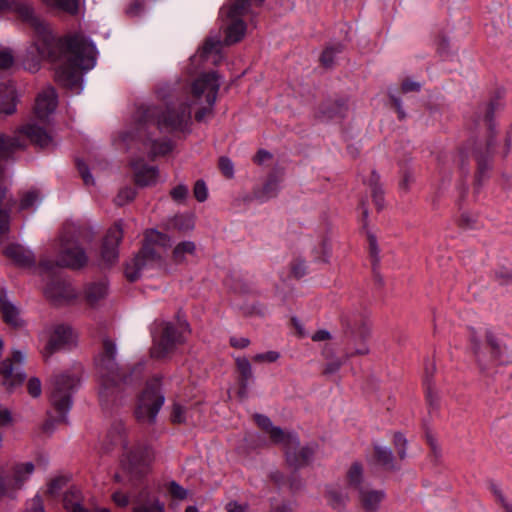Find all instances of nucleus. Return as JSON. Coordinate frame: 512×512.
<instances>
[{
    "mask_svg": "<svg viewBox=\"0 0 512 512\" xmlns=\"http://www.w3.org/2000/svg\"><path fill=\"white\" fill-rule=\"evenodd\" d=\"M276 181L273 178H269L268 181L265 183L261 191H258L260 195L262 196V199L264 196L266 197H272L275 195L276 191Z\"/></svg>",
    "mask_w": 512,
    "mask_h": 512,
    "instance_id": "0e129e2a",
    "label": "nucleus"
},
{
    "mask_svg": "<svg viewBox=\"0 0 512 512\" xmlns=\"http://www.w3.org/2000/svg\"><path fill=\"white\" fill-rule=\"evenodd\" d=\"M220 88L219 75L216 72L204 73L192 84V93L188 101L182 102L176 107H167L166 110L174 111L175 116L182 108L187 107L191 111L193 105L199 106L195 112L197 122H205L214 115V104Z\"/></svg>",
    "mask_w": 512,
    "mask_h": 512,
    "instance_id": "39448f33",
    "label": "nucleus"
},
{
    "mask_svg": "<svg viewBox=\"0 0 512 512\" xmlns=\"http://www.w3.org/2000/svg\"><path fill=\"white\" fill-rule=\"evenodd\" d=\"M133 512H165V505L156 497L147 498L139 500L134 505Z\"/></svg>",
    "mask_w": 512,
    "mask_h": 512,
    "instance_id": "4c0bfd02",
    "label": "nucleus"
},
{
    "mask_svg": "<svg viewBox=\"0 0 512 512\" xmlns=\"http://www.w3.org/2000/svg\"><path fill=\"white\" fill-rule=\"evenodd\" d=\"M325 496L329 505L336 510L344 509L349 500L348 494L337 486L327 487Z\"/></svg>",
    "mask_w": 512,
    "mask_h": 512,
    "instance_id": "f704fd0d",
    "label": "nucleus"
},
{
    "mask_svg": "<svg viewBox=\"0 0 512 512\" xmlns=\"http://www.w3.org/2000/svg\"><path fill=\"white\" fill-rule=\"evenodd\" d=\"M340 322L343 328L344 336L349 337V342H353L355 332L359 337L369 338L371 334V324L367 316L350 309L342 311Z\"/></svg>",
    "mask_w": 512,
    "mask_h": 512,
    "instance_id": "2eb2a0df",
    "label": "nucleus"
},
{
    "mask_svg": "<svg viewBox=\"0 0 512 512\" xmlns=\"http://www.w3.org/2000/svg\"><path fill=\"white\" fill-rule=\"evenodd\" d=\"M16 88L12 82L0 84V114L11 115L16 111Z\"/></svg>",
    "mask_w": 512,
    "mask_h": 512,
    "instance_id": "393cba45",
    "label": "nucleus"
},
{
    "mask_svg": "<svg viewBox=\"0 0 512 512\" xmlns=\"http://www.w3.org/2000/svg\"><path fill=\"white\" fill-rule=\"evenodd\" d=\"M218 167L226 178L231 179L234 177V165L228 157L221 156L218 160Z\"/></svg>",
    "mask_w": 512,
    "mask_h": 512,
    "instance_id": "3c124183",
    "label": "nucleus"
},
{
    "mask_svg": "<svg viewBox=\"0 0 512 512\" xmlns=\"http://www.w3.org/2000/svg\"><path fill=\"white\" fill-rule=\"evenodd\" d=\"M347 482L348 485L356 491L364 487L363 468L360 463L355 462L351 465L347 472Z\"/></svg>",
    "mask_w": 512,
    "mask_h": 512,
    "instance_id": "ea45409f",
    "label": "nucleus"
},
{
    "mask_svg": "<svg viewBox=\"0 0 512 512\" xmlns=\"http://www.w3.org/2000/svg\"><path fill=\"white\" fill-rule=\"evenodd\" d=\"M14 57L8 49L0 51V68L7 69L13 65Z\"/></svg>",
    "mask_w": 512,
    "mask_h": 512,
    "instance_id": "e2e57ef3",
    "label": "nucleus"
},
{
    "mask_svg": "<svg viewBox=\"0 0 512 512\" xmlns=\"http://www.w3.org/2000/svg\"><path fill=\"white\" fill-rule=\"evenodd\" d=\"M45 296L56 305L67 303L76 297V291L65 279L51 280L45 290Z\"/></svg>",
    "mask_w": 512,
    "mask_h": 512,
    "instance_id": "aec40b11",
    "label": "nucleus"
},
{
    "mask_svg": "<svg viewBox=\"0 0 512 512\" xmlns=\"http://www.w3.org/2000/svg\"><path fill=\"white\" fill-rule=\"evenodd\" d=\"M170 237L156 230L146 233L145 243L138 254L126 264L125 276L130 282H135L140 277V272L149 267L161 266L163 263L160 253L156 247H169Z\"/></svg>",
    "mask_w": 512,
    "mask_h": 512,
    "instance_id": "0eeeda50",
    "label": "nucleus"
},
{
    "mask_svg": "<svg viewBox=\"0 0 512 512\" xmlns=\"http://www.w3.org/2000/svg\"><path fill=\"white\" fill-rule=\"evenodd\" d=\"M469 342L474 360L481 373L486 374L503 355V345L492 328L484 331V343L474 328H470Z\"/></svg>",
    "mask_w": 512,
    "mask_h": 512,
    "instance_id": "6e6552de",
    "label": "nucleus"
},
{
    "mask_svg": "<svg viewBox=\"0 0 512 512\" xmlns=\"http://www.w3.org/2000/svg\"><path fill=\"white\" fill-rule=\"evenodd\" d=\"M280 357L279 353L276 351H268L265 353L257 354L253 357V361L255 362H275Z\"/></svg>",
    "mask_w": 512,
    "mask_h": 512,
    "instance_id": "052dcab7",
    "label": "nucleus"
},
{
    "mask_svg": "<svg viewBox=\"0 0 512 512\" xmlns=\"http://www.w3.org/2000/svg\"><path fill=\"white\" fill-rule=\"evenodd\" d=\"M123 238L121 223H115L108 229L101 247L102 264L106 267L113 265L118 259V245Z\"/></svg>",
    "mask_w": 512,
    "mask_h": 512,
    "instance_id": "a211bd4d",
    "label": "nucleus"
},
{
    "mask_svg": "<svg viewBox=\"0 0 512 512\" xmlns=\"http://www.w3.org/2000/svg\"><path fill=\"white\" fill-rule=\"evenodd\" d=\"M79 384L75 376L60 374L50 380V402L59 414L57 422H66V414L72 406V393Z\"/></svg>",
    "mask_w": 512,
    "mask_h": 512,
    "instance_id": "9d476101",
    "label": "nucleus"
},
{
    "mask_svg": "<svg viewBox=\"0 0 512 512\" xmlns=\"http://www.w3.org/2000/svg\"><path fill=\"white\" fill-rule=\"evenodd\" d=\"M250 4V0H235L227 9V18L229 20L241 19L248 13Z\"/></svg>",
    "mask_w": 512,
    "mask_h": 512,
    "instance_id": "a19ab883",
    "label": "nucleus"
},
{
    "mask_svg": "<svg viewBox=\"0 0 512 512\" xmlns=\"http://www.w3.org/2000/svg\"><path fill=\"white\" fill-rule=\"evenodd\" d=\"M194 197L199 202H204L208 197L207 187L203 180H197L194 189H193Z\"/></svg>",
    "mask_w": 512,
    "mask_h": 512,
    "instance_id": "4d7b16f0",
    "label": "nucleus"
},
{
    "mask_svg": "<svg viewBox=\"0 0 512 512\" xmlns=\"http://www.w3.org/2000/svg\"><path fill=\"white\" fill-rule=\"evenodd\" d=\"M368 338L359 337L355 332L353 342H349V337H345V359L355 356H365L370 353V348L367 344Z\"/></svg>",
    "mask_w": 512,
    "mask_h": 512,
    "instance_id": "c85d7f7f",
    "label": "nucleus"
},
{
    "mask_svg": "<svg viewBox=\"0 0 512 512\" xmlns=\"http://www.w3.org/2000/svg\"><path fill=\"white\" fill-rule=\"evenodd\" d=\"M116 446L126 447L125 427L122 422L114 423L103 440V449L105 452H109Z\"/></svg>",
    "mask_w": 512,
    "mask_h": 512,
    "instance_id": "cd10ccee",
    "label": "nucleus"
},
{
    "mask_svg": "<svg viewBox=\"0 0 512 512\" xmlns=\"http://www.w3.org/2000/svg\"><path fill=\"white\" fill-rule=\"evenodd\" d=\"M190 332L188 322L178 314L176 321H163L158 324V332L153 335L150 357L167 360L185 343V334Z\"/></svg>",
    "mask_w": 512,
    "mask_h": 512,
    "instance_id": "423d86ee",
    "label": "nucleus"
},
{
    "mask_svg": "<svg viewBox=\"0 0 512 512\" xmlns=\"http://www.w3.org/2000/svg\"><path fill=\"white\" fill-rule=\"evenodd\" d=\"M154 460V452L148 445H137L122 460V471L129 481L140 479Z\"/></svg>",
    "mask_w": 512,
    "mask_h": 512,
    "instance_id": "f8f14e48",
    "label": "nucleus"
},
{
    "mask_svg": "<svg viewBox=\"0 0 512 512\" xmlns=\"http://www.w3.org/2000/svg\"><path fill=\"white\" fill-rule=\"evenodd\" d=\"M168 491L172 495V497L184 500L188 495V491L180 486L177 482L171 481L168 485Z\"/></svg>",
    "mask_w": 512,
    "mask_h": 512,
    "instance_id": "6e6d98bb",
    "label": "nucleus"
},
{
    "mask_svg": "<svg viewBox=\"0 0 512 512\" xmlns=\"http://www.w3.org/2000/svg\"><path fill=\"white\" fill-rule=\"evenodd\" d=\"M393 445L397 452L398 458L403 461L407 458L408 441L401 432H395L393 435Z\"/></svg>",
    "mask_w": 512,
    "mask_h": 512,
    "instance_id": "a18cd8bd",
    "label": "nucleus"
},
{
    "mask_svg": "<svg viewBox=\"0 0 512 512\" xmlns=\"http://www.w3.org/2000/svg\"><path fill=\"white\" fill-rule=\"evenodd\" d=\"M279 445L282 446L287 464L295 470L307 466L315 453L311 446H300L299 438L293 432H289Z\"/></svg>",
    "mask_w": 512,
    "mask_h": 512,
    "instance_id": "ddd939ff",
    "label": "nucleus"
},
{
    "mask_svg": "<svg viewBox=\"0 0 512 512\" xmlns=\"http://www.w3.org/2000/svg\"><path fill=\"white\" fill-rule=\"evenodd\" d=\"M27 23L35 33L34 42L27 50L25 66L37 71L43 59L62 63L55 69V81L61 86L79 93L81 90V71L94 67L96 48L83 35L76 34L65 41L56 40L49 24L36 13L31 0H11L10 9Z\"/></svg>",
    "mask_w": 512,
    "mask_h": 512,
    "instance_id": "f257e3e1",
    "label": "nucleus"
},
{
    "mask_svg": "<svg viewBox=\"0 0 512 512\" xmlns=\"http://www.w3.org/2000/svg\"><path fill=\"white\" fill-rule=\"evenodd\" d=\"M368 185L371 189V196L377 209L380 211L384 208V192L380 184V175L373 170L368 180Z\"/></svg>",
    "mask_w": 512,
    "mask_h": 512,
    "instance_id": "c9c22d12",
    "label": "nucleus"
},
{
    "mask_svg": "<svg viewBox=\"0 0 512 512\" xmlns=\"http://www.w3.org/2000/svg\"><path fill=\"white\" fill-rule=\"evenodd\" d=\"M341 51H342L341 45L326 48L322 52L321 57H320L321 64L326 68L332 67V65L334 64L335 55L340 53Z\"/></svg>",
    "mask_w": 512,
    "mask_h": 512,
    "instance_id": "49530a36",
    "label": "nucleus"
},
{
    "mask_svg": "<svg viewBox=\"0 0 512 512\" xmlns=\"http://www.w3.org/2000/svg\"><path fill=\"white\" fill-rule=\"evenodd\" d=\"M48 124L37 119H30L18 129V132L24 135L31 144L40 149H47L53 145V137L48 129Z\"/></svg>",
    "mask_w": 512,
    "mask_h": 512,
    "instance_id": "f3484780",
    "label": "nucleus"
},
{
    "mask_svg": "<svg viewBox=\"0 0 512 512\" xmlns=\"http://www.w3.org/2000/svg\"><path fill=\"white\" fill-rule=\"evenodd\" d=\"M489 488L496 501L502 506L505 512H512V505L507 501L501 488L494 482L489 484Z\"/></svg>",
    "mask_w": 512,
    "mask_h": 512,
    "instance_id": "de8ad7c7",
    "label": "nucleus"
},
{
    "mask_svg": "<svg viewBox=\"0 0 512 512\" xmlns=\"http://www.w3.org/2000/svg\"><path fill=\"white\" fill-rule=\"evenodd\" d=\"M496 281L500 285H509L512 284V271L507 268H499L494 273Z\"/></svg>",
    "mask_w": 512,
    "mask_h": 512,
    "instance_id": "864d4df0",
    "label": "nucleus"
},
{
    "mask_svg": "<svg viewBox=\"0 0 512 512\" xmlns=\"http://www.w3.org/2000/svg\"><path fill=\"white\" fill-rule=\"evenodd\" d=\"M38 200L39 193L36 190L27 191L21 197L19 208L20 210L29 209L33 207Z\"/></svg>",
    "mask_w": 512,
    "mask_h": 512,
    "instance_id": "8fccbe9b",
    "label": "nucleus"
},
{
    "mask_svg": "<svg viewBox=\"0 0 512 512\" xmlns=\"http://www.w3.org/2000/svg\"><path fill=\"white\" fill-rule=\"evenodd\" d=\"M435 371L436 367L434 363H430V365L425 368V375L423 379V383L426 388V397L430 405L436 404L438 400L437 392L434 390L433 384Z\"/></svg>",
    "mask_w": 512,
    "mask_h": 512,
    "instance_id": "e433bc0d",
    "label": "nucleus"
},
{
    "mask_svg": "<svg viewBox=\"0 0 512 512\" xmlns=\"http://www.w3.org/2000/svg\"><path fill=\"white\" fill-rule=\"evenodd\" d=\"M25 145L21 143L18 136H7L0 134V156L3 159H9L18 149H24Z\"/></svg>",
    "mask_w": 512,
    "mask_h": 512,
    "instance_id": "72a5a7b5",
    "label": "nucleus"
},
{
    "mask_svg": "<svg viewBox=\"0 0 512 512\" xmlns=\"http://www.w3.org/2000/svg\"><path fill=\"white\" fill-rule=\"evenodd\" d=\"M27 389L32 397H38L41 395V382L38 378L32 377L27 383Z\"/></svg>",
    "mask_w": 512,
    "mask_h": 512,
    "instance_id": "680f3d73",
    "label": "nucleus"
},
{
    "mask_svg": "<svg viewBox=\"0 0 512 512\" xmlns=\"http://www.w3.org/2000/svg\"><path fill=\"white\" fill-rule=\"evenodd\" d=\"M5 255L20 267L30 268L36 263L34 254L20 245L8 246Z\"/></svg>",
    "mask_w": 512,
    "mask_h": 512,
    "instance_id": "b1692460",
    "label": "nucleus"
},
{
    "mask_svg": "<svg viewBox=\"0 0 512 512\" xmlns=\"http://www.w3.org/2000/svg\"><path fill=\"white\" fill-rule=\"evenodd\" d=\"M291 272L293 276L297 279L303 277L306 273V265L303 260H296L292 264Z\"/></svg>",
    "mask_w": 512,
    "mask_h": 512,
    "instance_id": "774afa93",
    "label": "nucleus"
},
{
    "mask_svg": "<svg viewBox=\"0 0 512 512\" xmlns=\"http://www.w3.org/2000/svg\"><path fill=\"white\" fill-rule=\"evenodd\" d=\"M347 111V103L345 100H337L331 105L322 107L321 113L325 118H333L336 116H344Z\"/></svg>",
    "mask_w": 512,
    "mask_h": 512,
    "instance_id": "37998d69",
    "label": "nucleus"
},
{
    "mask_svg": "<svg viewBox=\"0 0 512 512\" xmlns=\"http://www.w3.org/2000/svg\"><path fill=\"white\" fill-rule=\"evenodd\" d=\"M34 464L32 462L18 463L13 467V483L11 484V493L20 489L24 482L34 471Z\"/></svg>",
    "mask_w": 512,
    "mask_h": 512,
    "instance_id": "2f4dec72",
    "label": "nucleus"
},
{
    "mask_svg": "<svg viewBox=\"0 0 512 512\" xmlns=\"http://www.w3.org/2000/svg\"><path fill=\"white\" fill-rule=\"evenodd\" d=\"M77 169L79 174L81 175L83 182L85 185H94V179L90 174L89 168L85 162L81 160L76 161Z\"/></svg>",
    "mask_w": 512,
    "mask_h": 512,
    "instance_id": "5fc2aeb1",
    "label": "nucleus"
},
{
    "mask_svg": "<svg viewBox=\"0 0 512 512\" xmlns=\"http://www.w3.org/2000/svg\"><path fill=\"white\" fill-rule=\"evenodd\" d=\"M134 169L135 183L138 186L146 187L156 183L158 177V170L155 166H148L143 163V160L132 162Z\"/></svg>",
    "mask_w": 512,
    "mask_h": 512,
    "instance_id": "412c9836",
    "label": "nucleus"
},
{
    "mask_svg": "<svg viewBox=\"0 0 512 512\" xmlns=\"http://www.w3.org/2000/svg\"><path fill=\"white\" fill-rule=\"evenodd\" d=\"M254 420L256 424L269 435L271 442L275 445L280 444V442L284 441V438L288 435L289 432L284 431L278 426H274L269 417L262 414H255Z\"/></svg>",
    "mask_w": 512,
    "mask_h": 512,
    "instance_id": "bb28decb",
    "label": "nucleus"
},
{
    "mask_svg": "<svg viewBox=\"0 0 512 512\" xmlns=\"http://www.w3.org/2000/svg\"><path fill=\"white\" fill-rule=\"evenodd\" d=\"M196 246L192 241H183L176 245L173 250L172 258L176 264L184 262L186 254H193Z\"/></svg>",
    "mask_w": 512,
    "mask_h": 512,
    "instance_id": "79ce46f5",
    "label": "nucleus"
},
{
    "mask_svg": "<svg viewBox=\"0 0 512 512\" xmlns=\"http://www.w3.org/2000/svg\"><path fill=\"white\" fill-rule=\"evenodd\" d=\"M136 196V191L131 187L122 188L114 199L117 206H123L132 201Z\"/></svg>",
    "mask_w": 512,
    "mask_h": 512,
    "instance_id": "09e8293b",
    "label": "nucleus"
},
{
    "mask_svg": "<svg viewBox=\"0 0 512 512\" xmlns=\"http://www.w3.org/2000/svg\"><path fill=\"white\" fill-rule=\"evenodd\" d=\"M49 7H55L69 14L78 12V0H42Z\"/></svg>",
    "mask_w": 512,
    "mask_h": 512,
    "instance_id": "c03bdc74",
    "label": "nucleus"
},
{
    "mask_svg": "<svg viewBox=\"0 0 512 512\" xmlns=\"http://www.w3.org/2000/svg\"><path fill=\"white\" fill-rule=\"evenodd\" d=\"M75 344V336L70 326L56 324L51 328L49 339L43 350L45 361L54 353L69 349Z\"/></svg>",
    "mask_w": 512,
    "mask_h": 512,
    "instance_id": "dca6fc26",
    "label": "nucleus"
},
{
    "mask_svg": "<svg viewBox=\"0 0 512 512\" xmlns=\"http://www.w3.org/2000/svg\"><path fill=\"white\" fill-rule=\"evenodd\" d=\"M68 478L59 476L50 481L48 484L47 493L51 496H55L59 491L67 484Z\"/></svg>",
    "mask_w": 512,
    "mask_h": 512,
    "instance_id": "603ef678",
    "label": "nucleus"
},
{
    "mask_svg": "<svg viewBox=\"0 0 512 512\" xmlns=\"http://www.w3.org/2000/svg\"><path fill=\"white\" fill-rule=\"evenodd\" d=\"M476 222V217L470 213L464 212L460 215L458 223L462 228H471Z\"/></svg>",
    "mask_w": 512,
    "mask_h": 512,
    "instance_id": "338daca9",
    "label": "nucleus"
},
{
    "mask_svg": "<svg viewBox=\"0 0 512 512\" xmlns=\"http://www.w3.org/2000/svg\"><path fill=\"white\" fill-rule=\"evenodd\" d=\"M24 360L25 353L21 350L14 349L12 350L11 357L4 359L0 363L1 383L7 391L11 392L24 382L26 374L21 368Z\"/></svg>",
    "mask_w": 512,
    "mask_h": 512,
    "instance_id": "4468645a",
    "label": "nucleus"
},
{
    "mask_svg": "<svg viewBox=\"0 0 512 512\" xmlns=\"http://www.w3.org/2000/svg\"><path fill=\"white\" fill-rule=\"evenodd\" d=\"M0 309L6 324L13 328L23 326V321L19 317V310L8 300L7 293L3 288H0Z\"/></svg>",
    "mask_w": 512,
    "mask_h": 512,
    "instance_id": "4be33fe9",
    "label": "nucleus"
},
{
    "mask_svg": "<svg viewBox=\"0 0 512 512\" xmlns=\"http://www.w3.org/2000/svg\"><path fill=\"white\" fill-rule=\"evenodd\" d=\"M343 362L339 358H334L331 361H329L323 370L324 375H331L336 373L340 367L342 366Z\"/></svg>",
    "mask_w": 512,
    "mask_h": 512,
    "instance_id": "69168bd1",
    "label": "nucleus"
},
{
    "mask_svg": "<svg viewBox=\"0 0 512 512\" xmlns=\"http://www.w3.org/2000/svg\"><path fill=\"white\" fill-rule=\"evenodd\" d=\"M107 294V287L105 283H92L87 286L85 290V297L90 305L96 304L99 300L104 298Z\"/></svg>",
    "mask_w": 512,
    "mask_h": 512,
    "instance_id": "58836bf2",
    "label": "nucleus"
},
{
    "mask_svg": "<svg viewBox=\"0 0 512 512\" xmlns=\"http://www.w3.org/2000/svg\"><path fill=\"white\" fill-rule=\"evenodd\" d=\"M164 401L165 397L161 391L160 378L154 377L147 381L135 409V417L138 422L154 424Z\"/></svg>",
    "mask_w": 512,
    "mask_h": 512,
    "instance_id": "1a4fd4ad",
    "label": "nucleus"
},
{
    "mask_svg": "<svg viewBox=\"0 0 512 512\" xmlns=\"http://www.w3.org/2000/svg\"><path fill=\"white\" fill-rule=\"evenodd\" d=\"M498 103L490 101L479 107L477 112V123L482 121L485 125L487 136L484 140L474 141L471 147V155L476 162L477 170L474 179V189L479 192L483 182L488 179L492 169V147L494 146L495 131L493 117Z\"/></svg>",
    "mask_w": 512,
    "mask_h": 512,
    "instance_id": "20e7f679",
    "label": "nucleus"
},
{
    "mask_svg": "<svg viewBox=\"0 0 512 512\" xmlns=\"http://www.w3.org/2000/svg\"><path fill=\"white\" fill-rule=\"evenodd\" d=\"M374 455L379 464L389 471L399 470L400 467L395 462L393 452L388 447H382L380 445H374Z\"/></svg>",
    "mask_w": 512,
    "mask_h": 512,
    "instance_id": "473e14b6",
    "label": "nucleus"
},
{
    "mask_svg": "<svg viewBox=\"0 0 512 512\" xmlns=\"http://www.w3.org/2000/svg\"><path fill=\"white\" fill-rule=\"evenodd\" d=\"M357 492L361 506L366 512H376L385 497L384 491L366 487L359 489Z\"/></svg>",
    "mask_w": 512,
    "mask_h": 512,
    "instance_id": "a878e982",
    "label": "nucleus"
},
{
    "mask_svg": "<svg viewBox=\"0 0 512 512\" xmlns=\"http://www.w3.org/2000/svg\"><path fill=\"white\" fill-rule=\"evenodd\" d=\"M172 113L174 111H163L156 106L141 107L137 112L135 137L144 143L150 144L149 155L151 158L166 155L172 150L170 141L158 142L152 139V129L160 131L182 129L190 122L189 108H182L175 116H172Z\"/></svg>",
    "mask_w": 512,
    "mask_h": 512,
    "instance_id": "f03ea898",
    "label": "nucleus"
},
{
    "mask_svg": "<svg viewBox=\"0 0 512 512\" xmlns=\"http://www.w3.org/2000/svg\"><path fill=\"white\" fill-rule=\"evenodd\" d=\"M116 345L109 339L102 341V352L99 356L97 367L100 376V399L110 402L125 387L131 385L140 377L142 365H120L116 360Z\"/></svg>",
    "mask_w": 512,
    "mask_h": 512,
    "instance_id": "7ed1b4c3",
    "label": "nucleus"
},
{
    "mask_svg": "<svg viewBox=\"0 0 512 512\" xmlns=\"http://www.w3.org/2000/svg\"><path fill=\"white\" fill-rule=\"evenodd\" d=\"M57 106L56 91L52 86L43 89L37 96L34 106V117L43 123H49V116Z\"/></svg>",
    "mask_w": 512,
    "mask_h": 512,
    "instance_id": "6ab92c4d",
    "label": "nucleus"
},
{
    "mask_svg": "<svg viewBox=\"0 0 512 512\" xmlns=\"http://www.w3.org/2000/svg\"><path fill=\"white\" fill-rule=\"evenodd\" d=\"M237 371L239 373L238 383L239 391L238 395L241 398H246L248 393L249 383L253 380L252 366L249 360L245 357H238L235 360Z\"/></svg>",
    "mask_w": 512,
    "mask_h": 512,
    "instance_id": "5701e85b",
    "label": "nucleus"
},
{
    "mask_svg": "<svg viewBox=\"0 0 512 512\" xmlns=\"http://www.w3.org/2000/svg\"><path fill=\"white\" fill-rule=\"evenodd\" d=\"M222 44L218 36L207 37L202 48L199 50L200 58L207 60L210 56H213V64H218L221 60L220 50Z\"/></svg>",
    "mask_w": 512,
    "mask_h": 512,
    "instance_id": "c756f323",
    "label": "nucleus"
},
{
    "mask_svg": "<svg viewBox=\"0 0 512 512\" xmlns=\"http://www.w3.org/2000/svg\"><path fill=\"white\" fill-rule=\"evenodd\" d=\"M370 256L372 258V269L375 272L379 264V249L374 236L369 237Z\"/></svg>",
    "mask_w": 512,
    "mask_h": 512,
    "instance_id": "13d9d810",
    "label": "nucleus"
},
{
    "mask_svg": "<svg viewBox=\"0 0 512 512\" xmlns=\"http://www.w3.org/2000/svg\"><path fill=\"white\" fill-rule=\"evenodd\" d=\"M246 32V24L242 19L230 20L225 28V45H233L242 40Z\"/></svg>",
    "mask_w": 512,
    "mask_h": 512,
    "instance_id": "7c9ffc66",
    "label": "nucleus"
},
{
    "mask_svg": "<svg viewBox=\"0 0 512 512\" xmlns=\"http://www.w3.org/2000/svg\"><path fill=\"white\" fill-rule=\"evenodd\" d=\"M170 195L174 201L183 202L187 198L188 188L183 184H179L171 190Z\"/></svg>",
    "mask_w": 512,
    "mask_h": 512,
    "instance_id": "bf43d9fd",
    "label": "nucleus"
},
{
    "mask_svg": "<svg viewBox=\"0 0 512 512\" xmlns=\"http://www.w3.org/2000/svg\"><path fill=\"white\" fill-rule=\"evenodd\" d=\"M88 263V256L78 241L65 240L60 248L57 260L41 259L40 268L47 273H52L55 268H68L78 270L85 267Z\"/></svg>",
    "mask_w": 512,
    "mask_h": 512,
    "instance_id": "9b49d317",
    "label": "nucleus"
}]
</instances>
